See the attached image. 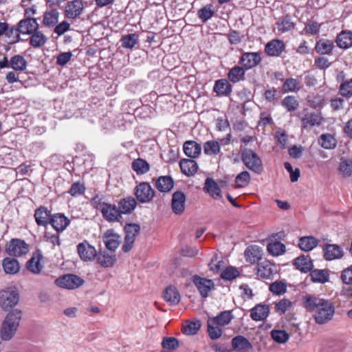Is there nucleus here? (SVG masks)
Instances as JSON below:
<instances>
[{
  "mask_svg": "<svg viewBox=\"0 0 352 352\" xmlns=\"http://www.w3.org/2000/svg\"><path fill=\"white\" fill-rule=\"evenodd\" d=\"M20 309H11L2 323L1 336L3 340H10L15 334L21 318Z\"/></svg>",
  "mask_w": 352,
  "mask_h": 352,
  "instance_id": "obj_1",
  "label": "nucleus"
},
{
  "mask_svg": "<svg viewBox=\"0 0 352 352\" xmlns=\"http://www.w3.org/2000/svg\"><path fill=\"white\" fill-rule=\"evenodd\" d=\"M241 160L246 167L256 173L263 170V164L259 156L252 149L246 148L241 154Z\"/></svg>",
  "mask_w": 352,
  "mask_h": 352,
  "instance_id": "obj_2",
  "label": "nucleus"
},
{
  "mask_svg": "<svg viewBox=\"0 0 352 352\" xmlns=\"http://www.w3.org/2000/svg\"><path fill=\"white\" fill-rule=\"evenodd\" d=\"M134 195L140 203H148L155 196V191L148 182H140L134 188Z\"/></svg>",
  "mask_w": 352,
  "mask_h": 352,
  "instance_id": "obj_3",
  "label": "nucleus"
},
{
  "mask_svg": "<svg viewBox=\"0 0 352 352\" xmlns=\"http://www.w3.org/2000/svg\"><path fill=\"white\" fill-rule=\"evenodd\" d=\"M91 206L100 211L104 219L110 222V203L109 198L103 195H96L91 200Z\"/></svg>",
  "mask_w": 352,
  "mask_h": 352,
  "instance_id": "obj_4",
  "label": "nucleus"
},
{
  "mask_svg": "<svg viewBox=\"0 0 352 352\" xmlns=\"http://www.w3.org/2000/svg\"><path fill=\"white\" fill-rule=\"evenodd\" d=\"M19 300V293L12 288H6L0 292V305L2 308H13Z\"/></svg>",
  "mask_w": 352,
  "mask_h": 352,
  "instance_id": "obj_5",
  "label": "nucleus"
},
{
  "mask_svg": "<svg viewBox=\"0 0 352 352\" xmlns=\"http://www.w3.org/2000/svg\"><path fill=\"white\" fill-rule=\"evenodd\" d=\"M124 243L122 249L128 252L132 249L135 237L140 233V226L137 223H128L124 226Z\"/></svg>",
  "mask_w": 352,
  "mask_h": 352,
  "instance_id": "obj_6",
  "label": "nucleus"
},
{
  "mask_svg": "<svg viewBox=\"0 0 352 352\" xmlns=\"http://www.w3.org/2000/svg\"><path fill=\"white\" fill-rule=\"evenodd\" d=\"M261 60V53L258 52H243L239 60V63L247 71L258 66Z\"/></svg>",
  "mask_w": 352,
  "mask_h": 352,
  "instance_id": "obj_7",
  "label": "nucleus"
},
{
  "mask_svg": "<svg viewBox=\"0 0 352 352\" xmlns=\"http://www.w3.org/2000/svg\"><path fill=\"white\" fill-rule=\"evenodd\" d=\"M56 285L61 288L74 289L84 283V280L76 275L66 274L55 280Z\"/></svg>",
  "mask_w": 352,
  "mask_h": 352,
  "instance_id": "obj_8",
  "label": "nucleus"
},
{
  "mask_svg": "<svg viewBox=\"0 0 352 352\" xmlns=\"http://www.w3.org/2000/svg\"><path fill=\"white\" fill-rule=\"evenodd\" d=\"M302 303L305 308H333L329 301L309 294L302 296Z\"/></svg>",
  "mask_w": 352,
  "mask_h": 352,
  "instance_id": "obj_9",
  "label": "nucleus"
},
{
  "mask_svg": "<svg viewBox=\"0 0 352 352\" xmlns=\"http://www.w3.org/2000/svg\"><path fill=\"white\" fill-rule=\"evenodd\" d=\"M83 8L82 0L69 1L65 8V16L67 19H75L82 14Z\"/></svg>",
  "mask_w": 352,
  "mask_h": 352,
  "instance_id": "obj_10",
  "label": "nucleus"
},
{
  "mask_svg": "<svg viewBox=\"0 0 352 352\" xmlns=\"http://www.w3.org/2000/svg\"><path fill=\"white\" fill-rule=\"evenodd\" d=\"M29 250L28 244L21 239H12L8 248L7 252L8 254L14 256H21L25 254Z\"/></svg>",
  "mask_w": 352,
  "mask_h": 352,
  "instance_id": "obj_11",
  "label": "nucleus"
},
{
  "mask_svg": "<svg viewBox=\"0 0 352 352\" xmlns=\"http://www.w3.org/2000/svg\"><path fill=\"white\" fill-rule=\"evenodd\" d=\"M257 276L263 279H269L276 273V267L269 261L258 263Z\"/></svg>",
  "mask_w": 352,
  "mask_h": 352,
  "instance_id": "obj_12",
  "label": "nucleus"
},
{
  "mask_svg": "<svg viewBox=\"0 0 352 352\" xmlns=\"http://www.w3.org/2000/svg\"><path fill=\"white\" fill-rule=\"evenodd\" d=\"M232 347L236 352H252V345L250 342L243 336H236L232 339Z\"/></svg>",
  "mask_w": 352,
  "mask_h": 352,
  "instance_id": "obj_13",
  "label": "nucleus"
},
{
  "mask_svg": "<svg viewBox=\"0 0 352 352\" xmlns=\"http://www.w3.org/2000/svg\"><path fill=\"white\" fill-rule=\"evenodd\" d=\"M324 258L327 261L340 259L344 256L340 246L336 244H327L323 247Z\"/></svg>",
  "mask_w": 352,
  "mask_h": 352,
  "instance_id": "obj_14",
  "label": "nucleus"
},
{
  "mask_svg": "<svg viewBox=\"0 0 352 352\" xmlns=\"http://www.w3.org/2000/svg\"><path fill=\"white\" fill-rule=\"evenodd\" d=\"M285 49V45L283 41L274 39L265 45V52L270 56H279Z\"/></svg>",
  "mask_w": 352,
  "mask_h": 352,
  "instance_id": "obj_15",
  "label": "nucleus"
},
{
  "mask_svg": "<svg viewBox=\"0 0 352 352\" xmlns=\"http://www.w3.org/2000/svg\"><path fill=\"white\" fill-rule=\"evenodd\" d=\"M77 250L80 258L85 261H91L96 256L95 248L86 241L79 243Z\"/></svg>",
  "mask_w": 352,
  "mask_h": 352,
  "instance_id": "obj_16",
  "label": "nucleus"
},
{
  "mask_svg": "<svg viewBox=\"0 0 352 352\" xmlns=\"http://www.w3.org/2000/svg\"><path fill=\"white\" fill-rule=\"evenodd\" d=\"M186 196L182 191H176L173 194L171 207L174 213L180 214L185 208Z\"/></svg>",
  "mask_w": 352,
  "mask_h": 352,
  "instance_id": "obj_17",
  "label": "nucleus"
},
{
  "mask_svg": "<svg viewBox=\"0 0 352 352\" xmlns=\"http://www.w3.org/2000/svg\"><path fill=\"white\" fill-rule=\"evenodd\" d=\"M19 31L22 34H31L38 29V23L35 18L24 19L18 23Z\"/></svg>",
  "mask_w": 352,
  "mask_h": 352,
  "instance_id": "obj_18",
  "label": "nucleus"
},
{
  "mask_svg": "<svg viewBox=\"0 0 352 352\" xmlns=\"http://www.w3.org/2000/svg\"><path fill=\"white\" fill-rule=\"evenodd\" d=\"M70 220L63 214L56 213L51 217L50 224L57 232H63L69 226Z\"/></svg>",
  "mask_w": 352,
  "mask_h": 352,
  "instance_id": "obj_19",
  "label": "nucleus"
},
{
  "mask_svg": "<svg viewBox=\"0 0 352 352\" xmlns=\"http://www.w3.org/2000/svg\"><path fill=\"white\" fill-rule=\"evenodd\" d=\"M51 211L49 210L46 207L41 206L34 211V217L35 221L38 226H47L51 219Z\"/></svg>",
  "mask_w": 352,
  "mask_h": 352,
  "instance_id": "obj_20",
  "label": "nucleus"
},
{
  "mask_svg": "<svg viewBox=\"0 0 352 352\" xmlns=\"http://www.w3.org/2000/svg\"><path fill=\"white\" fill-rule=\"evenodd\" d=\"M193 283L203 297H207L208 292L213 287V283L211 280L201 278L199 276L193 277Z\"/></svg>",
  "mask_w": 352,
  "mask_h": 352,
  "instance_id": "obj_21",
  "label": "nucleus"
},
{
  "mask_svg": "<svg viewBox=\"0 0 352 352\" xmlns=\"http://www.w3.org/2000/svg\"><path fill=\"white\" fill-rule=\"evenodd\" d=\"M213 91L218 96H228L232 93V88L227 79L222 78L215 81Z\"/></svg>",
  "mask_w": 352,
  "mask_h": 352,
  "instance_id": "obj_22",
  "label": "nucleus"
},
{
  "mask_svg": "<svg viewBox=\"0 0 352 352\" xmlns=\"http://www.w3.org/2000/svg\"><path fill=\"white\" fill-rule=\"evenodd\" d=\"M244 255L247 262L254 264L261 259L262 250L257 245H252L245 250Z\"/></svg>",
  "mask_w": 352,
  "mask_h": 352,
  "instance_id": "obj_23",
  "label": "nucleus"
},
{
  "mask_svg": "<svg viewBox=\"0 0 352 352\" xmlns=\"http://www.w3.org/2000/svg\"><path fill=\"white\" fill-rule=\"evenodd\" d=\"M59 16L60 13L56 8L45 12L43 18V25L48 28L54 27L58 22Z\"/></svg>",
  "mask_w": 352,
  "mask_h": 352,
  "instance_id": "obj_24",
  "label": "nucleus"
},
{
  "mask_svg": "<svg viewBox=\"0 0 352 352\" xmlns=\"http://www.w3.org/2000/svg\"><path fill=\"white\" fill-rule=\"evenodd\" d=\"M322 118L318 113H307L301 120L302 126L307 129L321 124Z\"/></svg>",
  "mask_w": 352,
  "mask_h": 352,
  "instance_id": "obj_25",
  "label": "nucleus"
},
{
  "mask_svg": "<svg viewBox=\"0 0 352 352\" xmlns=\"http://www.w3.org/2000/svg\"><path fill=\"white\" fill-rule=\"evenodd\" d=\"M295 27V23L292 21L289 16H285L280 18L276 23V28L278 34H282L293 30Z\"/></svg>",
  "mask_w": 352,
  "mask_h": 352,
  "instance_id": "obj_26",
  "label": "nucleus"
},
{
  "mask_svg": "<svg viewBox=\"0 0 352 352\" xmlns=\"http://www.w3.org/2000/svg\"><path fill=\"white\" fill-rule=\"evenodd\" d=\"M183 150L188 157L190 158H196L201 153V146L197 142L189 140L184 142Z\"/></svg>",
  "mask_w": 352,
  "mask_h": 352,
  "instance_id": "obj_27",
  "label": "nucleus"
},
{
  "mask_svg": "<svg viewBox=\"0 0 352 352\" xmlns=\"http://www.w3.org/2000/svg\"><path fill=\"white\" fill-rule=\"evenodd\" d=\"M163 298L170 306H173L179 302L180 294L176 287L168 286L163 292Z\"/></svg>",
  "mask_w": 352,
  "mask_h": 352,
  "instance_id": "obj_28",
  "label": "nucleus"
},
{
  "mask_svg": "<svg viewBox=\"0 0 352 352\" xmlns=\"http://www.w3.org/2000/svg\"><path fill=\"white\" fill-rule=\"evenodd\" d=\"M246 70L245 68L240 65H235L231 68L228 73V80L233 82L237 83L240 81L245 80Z\"/></svg>",
  "mask_w": 352,
  "mask_h": 352,
  "instance_id": "obj_29",
  "label": "nucleus"
},
{
  "mask_svg": "<svg viewBox=\"0 0 352 352\" xmlns=\"http://www.w3.org/2000/svg\"><path fill=\"white\" fill-rule=\"evenodd\" d=\"M156 188L161 192H168L174 186V181L170 176H160L155 182Z\"/></svg>",
  "mask_w": 352,
  "mask_h": 352,
  "instance_id": "obj_30",
  "label": "nucleus"
},
{
  "mask_svg": "<svg viewBox=\"0 0 352 352\" xmlns=\"http://www.w3.org/2000/svg\"><path fill=\"white\" fill-rule=\"evenodd\" d=\"M179 166L182 172L187 176L194 175L198 168L197 162L191 159L182 160L179 162Z\"/></svg>",
  "mask_w": 352,
  "mask_h": 352,
  "instance_id": "obj_31",
  "label": "nucleus"
},
{
  "mask_svg": "<svg viewBox=\"0 0 352 352\" xmlns=\"http://www.w3.org/2000/svg\"><path fill=\"white\" fill-rule=\"evenodd\" d=\"M2 266L6 274H15L20 270V265L18 261L14 258H5L2 262Z\"/></svg>",
  "mask_w": 352,
  "mask_h": 352,
  "instance_id": "obj_32",
  "label": "nucleus"
},
{
  "mask_svg": "<svg viewBox=\"0 0 352 352\" xmlns=\"http://www.w3.org/2000/svg\"><path fill=\"white\" fill-rule=\"evenodd\" d=\"M137 206V201L132 197L122 199L118 203L120 212L123 214L131 213Z\"/></svg>",
  "mask_w": 352,
  "mask_h": 352,
  "instance_id": "obj_33",
  "label": "nucleus"
},
{
  "mask_svg": "<svg viewBox=\"0 0 352 352\" xmlns=\"http://www.w3.org/2000/svg\"><path fill=\"white\" fill-rule=\"evenodd\" d=\"M337 45L342 49H347L352 46V32L350 31H342L336 39Z\"/></svg>",
  "mask_w": 352,
  "mask_h": 352,
  "instance_id": "obj_34",
  "label": "nucleus"
},
{
  "mask_svg": "<svg viewBox=\"0 0 352 352\" xmlns=\"http://www.w3.org/2000/svg\"><path fill=\"white\" fill-rule=\"evenodd\" d=\"M294 265L297 269L305 273L311 271L314 267L311 258L305 255L296 258L294 261Z\"/></svg>",
  "mask_w": 352,
  "mask_h": 352,
  "instance_id": "obj_35",
  "label": "nucleus"
},
{
  "mask_svg": "<svg viewBox=\"0 0 352 352\" xmlns=\"http://www.w3.org/2000/svg\"><path fill=\"white\" fill-rule=\"evenodd\" d=\"M334 47L333 43L327 39H320L316 43L315 50L320 54H330Z\"/></svg>",
  "mask_w": 352,
  "mask_h": 352,
  "instance_id": "obj_36",
  "label": "nucleus"
},
{
  "mask_svg": "<svg viewBox=\"0 0 352 352\" xmlns=\"http://www.w3.org/2000/svg\"><path fill=\"white\" fill-rule=\"evenodd\" d=\"M318 241L312 236H302L299 239L298 246L305 252L312 250L318 245Z\"/></svg>",
  "mask_w": 352,
  "mask_h": 352,
  "instance_id": "obj_37",
  "label": "nucleus"
},
{
  "mask_svg": "<svg viewBox=\"0 0 352 352\" xmlns=\"http://www.w3.org/2000/svg\"><path fill=\"white\" fill-rule=\"evenodd\" d=\"M42 255L40 254H34L32 257L27 263V268L34 274H39L43 269L41 263Z\"/></svg>",
  "mask_w": 352,
  "mask_h": 352,
  "instance_id": "obj_38",
  "label": "nucleus"
},
{
  "mask_svg": "<svg viewBox=\"0 0 352 352\" xmlns=\"http://www.w3.org/2000/svg\"><path fill=\"white\" fill-rule=\"evenodd\" d=\"M318 144L325 149H333L337 145V140L329 133L322 134L318 140Z\"/></svg>",
  "mask_w": 352,
  "mask_h": 352,
  "instance_id": "obj_39",
  "label": "nucleus"
},
{
  "mask_svg": "<svg viewBox=\"0 0 352 352\" xmlns=\"http://www.w3.org/2000/svg\"><path fill=\"white\" fill-rule=\"evenodd\" d=\"M335 309H316L314 314L315 321L318 324H324L330 320L333 314Z\"/></svg>",
  "mask_w": 352,
  "mask_h": 352,
  "instance_id": "obj_40",
  "label": "nucleus"
},
{
  "mask_svg": "<svg viewBox=\"0 0 352 352\" xmlns=\"http://www.w3.org/2000/svg\"><path fill=\"white\" fill-rule=\"evenodd\" d=\"M10 66L16 72H23L27 67V61L23 56L14 55L10 60Z\"/></svg>",
  "mask_w": 352,
  "mask_h": 352,
  "instance_id": "obj_41",
  "label": "nucleus"
},
{
  "mask_svg": "<svg viewBox=\"0 0 352 352\" xmlns=\"http://www.w3.org/2000/svg\"><path fill=\"white\" fill-rule=\"evenodd\" d=\"M131 168L137 175H143L149 171L150 165L146 160L138 158L132 162Z\"/></svg>",
  "mask_w": 352,
  "mask_h": 352,
  "instance_id": "obj_42",
  "label": "nucleus"
},
{
  "mask_svg": "<svg viewBox=\"0 0 352 352\" xmlns=\"http://www.w3.org/2000/svg\"><path fill=\"white\" fill-rule=\"evenodd\" d=\"M47 40L46 36L42 32L37 30L31 34L30 44L35 48H38L44 45Z\"/></svg>",
  "mask_w": 352,
  "mask_h": 352,
  "instance_id": "obj_43",
  "label": "nucleus"
},
{
  "mask_svg": "<svg viewBox=\"0 0 352 352\" xmlns=\"http://www.w3.org/2000/svg\"><path fill=\"white\" fill-rule=\"evenodd\" d=\"M204 190L214 199H217L220 197L221 189L218 184L212 178H206L205 181Z\"/></svg>",
  "mask_w": 352,
  "mask_h": 352,
  "instance_id": "obj_44",
  "label": "nucleus"
},
{
  "mask_svg": "<svg viewBox=\"0 0 352 352\" xmlns=\"http://www.w3.org/2000/svg\"><path fill=\"white\" fill-rule=\"evenodd\" d=\"M204 152L207 155H217L221 151V146L219 142L216 140H208L204 144Z\"/></svg>",
  "mask_w": 352,
  "mask_h": 352,
  "instance_id": "obj_45",
  "label": "nucleus"
},
{
  "mask_svg": "<svg viewBox=\"0 0 352 352\" xmlns=\"http://www.w3.org/2000/svg\"><path fill=\"white\" fill-rule=\"evenodd\" d=\"M214 6L212 4H207L198 10L197 16L201 22L206 23L214 15Z\"/></svg>",
  "mask_w": 352,
  "mask_h": 352,
  "instance_id": "obj_46",
  "label": "nucleus"
},
{
  "mask_svg": "<svg viewBox=\"0 0 352 352\" xmlns=\"http://www.w3.org/2000/svg\"><path fill=\"white\" fill-rule=\"evenodd\" d=\"M201 327L199 320L186 321L182 326V333L185 335L191 336L196 334Z\"/></svg>",
  "mask_w": 352,
  "mask_h": 352,
  "instance_id": "obj_47",
  "label": "nucleus"
},
{
  "mask_svg": "<svg viewBox=\"0 0 352 352\" xmlns=\"http://www.w3.org/2000/svg\"><path fill=\"white\" fill-rule=\"evenodd\" d=\"M267 250L271 255L278 256L285 253V245L280 241H274L267 245Z\"/></svg>",
  "mask_w": 352,
  "mask_h": 352,
  "instance_id": "obj_48",
  "label": "nucleus"
},
{
  "mask_svg": "<svg viewBox=\"0 0 352 352\" xmlns=\"http://www.w3.org/2000/svg\"><path fill=\"white\" fill-rule=\"evenodd\" d=\"M218 325L219 324L211 318L208 320V333L212 340L218 339L222 335V331Z\"/></svg>",
  "mask_w": 352,
  "mask_h": 352,
  "instance_id": "obj_49",
  "label": "nucleus"
},
{
  "mask_svg": "<svg viewBox=\"0 0 352 352\" xmlns=\"http://www.w3.org/2000/svg\"><path fill=\"white\" fill-rule=\"evenodd\" d=\"M322 23L315 21H308L305 25L302 34L305 35H316L319 34Z\"/></svg>",
  "mask_w": 352,
  "mask_h": 352,
  "instance_id": "obj_50",
  "label": "nucleus"
},
{
  "mask_svg": "<svg viewBox=\"0 0 352 352\" xmlns=\"http://www.w3.org/2000/svg\"><path fill=\"white\" fill-rule=\"evenodd\" d=\"M311 279L314 283H324L328 281L329 274L324 270H314L310 273Z\"/></svg>",
  "mask_w": 352,
  "mask_h": 352,
  "instance_id": "obj_51",
  "label": "nucleus"
},
{
  "mask_svg": "<svg viewBox=\"0 0 352 352\" xmlns=\"http://www.w3.org/2000/svg\"><path fill=\"white\" fill-rule=\"evenodd\" d=\"M287 284L282 280H276L269 286L270 291L276 295H283L287 292Z\"/></svg>",
  "mask_w": 352,
  "mask_h": 352,
  "instance_id": "obj_52",
  "label": "nucleus"
},
{
  "mask_svg": "<svg viewBox=\"0 0 352 352\" xmlns=\"http://www.w3.org/2000/svg\"><path fill=\"white\" fill-rule=\"evenodd\" d=\"M300 89L299 82L293 78H287L283 84L282 90L283 92H296Z\"/></svg>",
  "mask_w": 352,
  "mask_h": 352,
  "instance_id": "obj_53",
  "label": "nucleus"
},
{
  "mask_svg": "<svg viewBox=\"0 0 352 352\" xmlns=\"http://www.w3.org/2000/svg\"><path fill=\"white\" fill-rule=\"evenodd\" d=\"M281 104L288 111H295L299 106L298 101L295 96H287L281 101Z\"/></svg>",
  "mask_w": 352,
  "mask_h": 352,
  "instance_id": "obj_54",
  "label": "nucleus"
},
{
  "mask_svg": "<svg viewBox=\"0 0 352 352\" xmlns=\"http://www.w3.org/2000/svg\"><path fill=\"white\" fill-rule=\"evenodd\" d=\"M120 41L123 47L132 49L138 43V37L135 34H129L123 36Z\"/></svg>",
  "mask_w": 352,
  "mask_h": 352,
  "instance_id": "obj_55",
  "label": "nucleus"
},
{
  "mask_svg": "<svg viewBox=\"0 0 352 352\" xmlns=\"http://www.w3.org/2000/svg\"><path fill=\"white\" fill-rule=\"evenodd\" d=\"M232 318V314L230 311L226 310L222 311L219 315L217 317L212 318L214 320L217 324L221 326H224L228 324Z\"/></svg>",
  "mask_w": 352,
  "mask_h": 352,
  "instance_id": "obj_56",
  "label": "nucleus"
},
{
  "mask_svg": "<svg viewBox=\"0 0 352 352\" xmlns=\"http://www.w3.org/2000/svg\"><path fill=\"white\" fill-rule=\"evenodd\" d=\"M272 338L278 343H285L289 339V334L284 330H272L271 331Z\"/></svg>",
  "mask_w": 352,
  "mask_h": 352,
  "instance_id": "obj_57",
  "label": "nucleus"
},
{
  "mask_svg": "<svg viewBox=\"0 0 352 352\" xmlns=\"http://www.w3.org/2000/svg\"><path fill=\"white\" fill-rule=\"evenodd\" d=\"M339 91L343 97L350 98L352 96V79L342 82L340 85Z\"/></svg>",
  "mask_w": 352,
  "mask_h": 352,
  "instance_id": "obj_58",
  "label": "nucleus"
},
{
  "mask_svg": "<svg viewBox=\"0 0 352 352\" xmlns=\"http://www.w3.org/2000/svg\"><path fill=\"white\" fill-rule=\"evenodd\" d=\"M250 180V175L248 171H243L239 173L235 179L237 188H243L246 186Z\"/></svg>",
  "mask_w": 352,
  "mask_h": 352,
  "instance_id": "obj_59",
  "label": "nucleus"
},
{
  "mask_svg": "<svg viewBox=\"0 0 352 352\" xmlns=\"http://www.w3.org/2000/svg\"><path fill=\"white\" fill-rule=\"evenodd\" d=\"M239 275L238 270L234 267H226L221 274V277L226 280H232Z\"/></svg>",
  "mask_w": 352,
  "mask_h": 352,
  "instance_id": "obj_60",
  "label": "nucleus"
},
{
  "mask_svg": "<svg viewBox=\"0 0 352 352\" xmlns=\"http://www.w3.org/2000/svg\"><path fill=\"white\" fill-rule=\"evenodd\" d=\"M85 191V187L84 184L80 182H76L72 184L68 192L72 197H78L82 195Z\"/></svg>",
  "mask_w": 352,
  "mask_h": 352,
  "instance_id": "obj_61",
  "label": "nucleus"
},
{
  "mask_svg": "<svg viewBox=\"0 0 352 352\" xmlns=\"http://www.w3.org/2000/svg\"><path fill=\"white\" fill-rule=\"evenodd\" d=\"M162 346L165 349L175 350L179 346V341L173 337H166L162 342Z\"/></svg>",
  "mask_w": 352,
  "mask_h": 352,
  "instance_id": "obj_62",
  "label": "nucleus"
},
{
  "mask_svg": "<svg viewBox=\"0 0 352 352\" xmlns=\"http://www.w3.org/2000/svg\"><path fill=\"white\" fill-rule=\"evenodd\" d=\"M251 318L255 321L264 320L269 315V309H250Z\"/></svg>",
  "mask_w": 352,
  "mask_h": 352,
  "instance_id": "obj_63",
  "label": "nucleus"
},
{
  "mask_svg": "<svg viewBox=\"0 0 352 352\" xmlns=\"http://www.w3.org/2000/svg\"><path fill=\"white\" fill-rule=\"evenodd\" d=\"M243 37V36L241 35L239 32L232 30L227 34V38L231 45L239 44L241 42Z\"/></svg>",
  "mask_w": 352,
  "mask_h": 352,
  "instance_id": "obj_64",
  "label": "nucleus"
}]
</instances>
